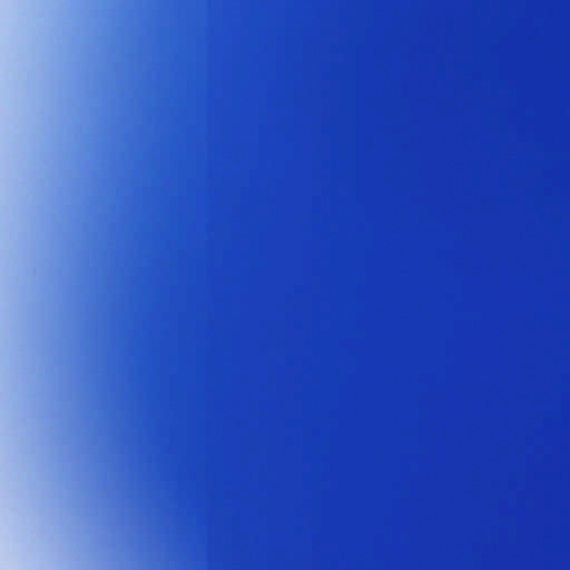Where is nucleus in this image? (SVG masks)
<instances>
[{
	"label": "nucleus",
	"mask_w": 570,
	"mask_h": 570,
	"mask_svg": "<svg viewBox=\"0 0 570 570\" xmlns=\"http://www.w3.org/2000/svg\"><path fill=\"white\" fill-rule=\"evenodd\" d=\"M534 365H570V358H534Z\"/></svg>",
	"instance_id": "1"
}]
</instances>
